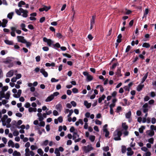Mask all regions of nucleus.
I'll return each instance as SVG.
<instances>
[{
	"mask_svg": "<svg viewBox=\"0 0 156 156\" xmlns=\"http://www.w3.org/2000/svg\"><path fill=\"white\" fill-rule=\"evenodd\" d=\"M4 42L6 44L8 45H13V42L12 41L6 40L4 41Z\"/></svg>",
	"mask_w": 156,
	"mask_h": 156,
	"instance_id": "obj_20",
	"label": "nucleus"
},
{
	"mask_svg": "<svg viewBox=\"0 0 156 156\" xmlns=\"http://www.w3.org/2000/svg\"><path fill=\"white\" fill-rule=\"evenodd\" d=\"M14 14V12H13L9 13L7 15V17L9 19L11 20L12 19V17Z\"/></svg>",
	"mask_w": 156,
	"mask_h": 156,
	"instance_id": "obj_30",
	"label": "nucleus"
},
{
	"mask_svg": "<svg viewBox=\"0 0 156 156\" xmlns=\"http://www.w3.org/2000/svg\"><path fill=\"white\" fill-rule=\"evenodd\" d=\"M109 150V147L108 146L104 147L103 148V150L105 151H107Z\"/></svg>",
	"mask_w": 156,
	"mask_h": 156,
	"instance_id": "obj_64",
	"label": "nucleus"
},
{
	"mask_svg": "<svg viewBox=\"0 0 156 156\" xmlns=\"http://www.w3.org/2000/svg\"><path fill=\"white\" fill-rule=\"evenodd\" d=\"M122 132L119 130H116L114 133V139L115 140H121L120 137L122 135Z\"/></svg>",
	"mask_w": 156,
	"mask_h": 156,
	"instance_id": "obj_2",
	"label": "nucleus"
},
{
	"mask_svg": "<svg viewBox=\"0 0 156 156\" xmlns=\"http://www.w3.org/2000/svg\"><path fill=\"white\" fill-rule=\"evenodd\" d=\"M16 28L17 27H10V29L11 30L10 34L12 36L14 37L16 36V34L15 33V31L19 34H21L22 32L20 30H16Z\"/></svg>",
	"mask_w": 156,
	"mask_h": 156,
	"instance_id": "obj_3",
	"label": "nucleus"
},
{
	"mask_svg": "<svg viewBox=\"0 0 156 156\" xmlns=\"http://www.w3.org/2000/svg\"><path fill=\"white\" fill-rule=\"evenodd\" d=\"M122 128L125 130H126L128 128V126L126 124V122L122 123Z\"/></svg>",
	"mask_w": 156,
	"mask_h": 156,
	"instance_id": "obj_18",
	"label": "nucleus"
},
{
	"mask_svg": "<svg viewBox=\"0 0 156 156\" xmlns=\"http://www.w3.org/2000/svg\"><path fill=\"white\" fill-rule=\"evenodd\" d=\"M30 103L28 102H26L25 105H24V106L26 108H30Z\"/></svg>",
	"mask_w": 156,
	"mask_h": 156,
	"instance_id": "obj_49",
	"label": "nucleus"
},
{
	"mask_svg": "<svg viewBox=\"0 0 156 156\" xmlns=\"http://www.w3.org/2000/svg\"><path fill=\"white\" fill-rule=\"evenodd\" d=\"M12 155L14 156H16L20 155V154L19 152H17L16 151H15L13 153Z\"/></svg>",
	"mask_w": 156,
	"mask_h": 156,
	"instance_id": "obj_38",
	"label": "nucleus"
},
{
	"mask_svg": "<svg viewBox=\"0 0 156 156\" xmlns=\"http://www.w3.org/2000/svg\"><path fill=\"white\" fill-rule=\"evenodd\" d=\"M2 140L5 144H6L7 142V139L5 137L2 138Z\"/></svg>",
	"mask_w": 156,
	"mask_h": 156,
	"instance_id": "obj_61",
	"label": "nucleus"
},
{
	"mask_svg": "<svg viewBox=\"0 0 156 156\" xmlns=\"http://www.w3.org/2000/svg\"><path fill=\"white\" fill-rule=\"evenodd\" d=\"M24 44H26V46L27 48L30 47L32 44L30 42H27L26 40L25 41V43Z\"/></svg>",
	"mask_w": 156,
	"mask_h": 156,
	"instance_id": "obj_36",
	"label": "nucleus"
},
{
	"mask_svg": "<svg viewBox=\"0 0 156 156\" xmlns=\"http://www.w3.org/2000/svg\"><path fill=\"white\" fill-rule=\"evenodd\" d=\"M57 119L59 122L60 123L62 122L63 121V118L62 116L58 117Z\"/></svg>",
	"mask_w": 156,
	"mask_h": 156,
	"instance_id": "obj_46",
	"label": "nucleus"
},
{
	"mask_svg": "<svg viewBox=\"0 0 156 156\" xmlns=\"http://www.w3.org/2000/svg\"><path fill=\"white\" fill-rule=\"evenodd\" d=\"M12 62V59L9 58H7L4 61V63L5 64H9Z\"/></svg>",
	"mask_w": 156,
	"mask_h": 156,
	"instance_id": "obj_22",
	"label": "nucleus"
},
{
	"mask_svg": "<svg viewBox=\"0 0 156 156\" xmlns=\"http://www.w3.org/2000/svg\"><path fill=\"white\" fill-rule=\"evenodd\" d=\"M84 104L86 108H90L91 106V104L90 103H88V102L86 101H85L84 102Z\"/></svg>",
	"mask_w": 156,
	"mask_h": 156,
	"instance_id": "obj_15",
	"label": "nucleus"
},
{
	"mask_svg": "<svg viewBox=\"0 0 156 156\" xmlns=\"http://www.w3.org/2000/svg\"><path fill=\"white\" fill-rule=\"evenodd\" d=\"M72 91L74 93H76L78 92V90L76 88H73L72 89Z\"/></svg>",
	"mask_w": 156,
	"mask_h": 156,
	"instance_id": "obj_51",
	"label": "nucleus"
},
{
	"mask_svg": "<svg viewBox=\"0 0 156 156\" xmlns=\"http://www.w3.org/2000/svg\"><path fill=\"white\" fill-rule=\"evenodd\" d=\"M43 41L44 42L47 43V45L49 47H51L54 43V41L51 40L49 39H48L46 37H44L43 38Z\"/></svg>",
	"mask_w": 156,
	"mask_h": 156,
	"instance_id": "obj_5",
	"label": "nucleus"
},
{
	"mask_svg": "<svg viewBox=\"0 0 156 156\" xmlns=\"http://www.w3.org/2000/svg\"><path fill=\"white\" fill-rule=\"evenodd\" d=\"M131 48V46H130V45H128L126 49V52H128L130 50V49Z\"/></svg>",
	"mask_w": 156,
	"mask_h": 156,
	"instance_id": "obj_62",
	"label": "nucleus"
},
{
	"mask_svg": "<svg viewBox=\"0 0 156 156\" xmlns=\"http://www.w3.org/2000/svg\"><path fill=\"white\" fill-rule=\"evenodd\" d=\"M145 129L144 126H142L139 129V132L140 133H142L143 132V129Z\"/></svg>",
	"mask_w": 156,
	"mask_h": 156,
	"instance_id": "obj_39",
	"label": "nucleus"
},
{
	"mask_svg": "<svg viewBox=\"0 0 156 156\" xmlns=\"http://www.w3.org/2000/svg\"><path fill=\"white\" fill-rule=\"evenodd\" d=\"M95 139V136L94 135H91L89 137V139L92 142H94Z\"/></svg>",
	"mask_w": 156,
	"mask_h": 156,
	"instance_id": "obj_33",
	"label": "nucleus"
},
{
	"mask_svg": "<svg viewBox=\"0 0 156 156\" xmlns=\"http://www.w3.org/2000/svg\"><path fill=\"white\" fill-rule=\"evenodd\" d=\"M134 153L133 151H128L127 154L128 156H131Z\"/></svg>",
	"mask_w": 156,
	"mask_h": 156,
	"instance_id": "obj_43",
	"label": "nucleus"
},
{
	"mask_svg": "<svg viewBox=\"0 0 156 156\" xmlns=\"http://www.w3.org/2000/svg\"><path fill=\"white\" fill-rule=\"evenodd\" d=\"M148 72H147L144 76V77L142 79V80L141 81V83H143L145 81V80L147 78V77L148 76Z\"/></svg>",
	"mask_w": 156,
	"mask_h": 156,
	"instance_id": "obj_17",
	"label": "nucleus"
},
{
	"mask_svg": "<svg viewBox=\"0 0 156 156\" xmlns=\"http://www.w3.org/2000/svg\"><path fill=\"white\" fill-rule=\"evenodd\" d=\"M58 80L56 79L55 78H52L51 79V82H56L58 81Z\"/></svg>",
	"mask_w": 156,
	"mask_h": 156,
	"instance_id": "obj_48",
	"label": "nucleus"
},
{
	"mask_svg": "<svg viewBox=\"0 0 156 156\" xmlns=\"http://www.w3.org/2000/svg\"><path fill=\"white\" fill-rule=\"evenodd\" d=\"M42 49L44 51H48L49 48L48 47H44L42 48Z\"/></svg>",
	"mask_w": 156,
	"mask_h": 156,
	"instance_id": "obj_56",
	"label": "nucleus"
},
{
	"mask_svg": "<svg viewBox=\"0 0 156 156\" xmlns=\"http://www.w3.org/2000/svg\"><path fill=\"white\" fill-rule=\"evenodd\" d=\"M15 11L18 15H21V13H23L21 15L23 17L26 18L28 16V11L26 10H24L22 8H20L19 9H16Z\"/></svg>",
	"mask_w": 156,
	"mask_h": 156,
	"instance_id": "obj_1",
	"label": "nucleus"
},
{
	"mask_svg": "<svg viewBox=\"0 0 156 156\" xmlns=\"http://www.w3.org/2000/svg\"><path fill=\"white\" fill-rule=\"evenodd\" d=\"M53 45L55 48L56 47L57 48H59L60 47V45L58 43H56L55 44H53Z\"/></svg>",
	"mask_w": 156,
	"mask_h": 156,
	"instance_id": "obj_40",
	"label": "nucleus"
},
{
	"mask_svg": "<svg viewBox=\"0 0 156 156\" xmlns=\"http://www.w3.org/2000/svg\"><path fill=\"white\" fill-rule=\"evenodd\" d=\"M70 131L71 133H73L74 132L76 131V130H75L73 126H72L70 129Z\"/></svg>",
	"mask_w": 156,
	"mask_h": 156,
	"instance_id": "obj_52",
	"label": "nucleus"
},
{
	"mask_svg": "<svg viewBox=\"0 0 156 156\" xmlns=\"http://www.w3.org/2000/svg\"><path fill=\"white\" fill-rule=\"evenodd\" d=\"M20 27L21 28V29L25 32H27L28 30L25 28L26 27V25L25 24L22 23L20 25Z\"/></svg>",
	"mask_w": 156,
	"mask_h": 156,
	"instance_id": "obj_16",
	"label": "nucleus"
},
{
	"mask_svg": "<svg viewBox=\"0 0 156 156\" xmlns=\"http://www.w3.org/2000/svg\"><path fill=\"white\" fill-rule=\"evenodd\" d=\"M154 131H150L148 133V135L150 136H153L154 135Z\"/></svg>",
	"mask_w": 156,
	"mask_h": 156,
	"instance_id": "obj_47",
	"label": "nucleus"
},
{
	"mask_svg": "<svg viewBox=\"0 0 156 156\" xmlns=\"http://www.w3.org/2000/svg\"><path fill=\"white\" fill-rule=\"evenodd\" d=\"M154 138H151L148 139V141L151 144H153L154 143Z\"/></svg>",
	"mask_w": 156,
	"mask_h": 156,
	"instance_id": "obj_55",
	"label": "nucleus"
},
{
	"mask_svg": "<svg viewBox=\"0 0 156 156\" xmlns=\"http://www.w3.org/2000/svg\"><path fill=\"white\" fill-rule=\"evenodd\" d=\"M13 135L15 136H17L19 134V132L16 130L14 131L13 133Z\"/></svg>",
	"mask_w": 156,
	"mask_h": 156,
	"instance_id": "obj_44",
	"label": "nucleus"
},
{
	"mask_svg": "<svg viewBox=\"0 0 156 156\" xmlns=\"http://www.w3.org/2000/svg\"><path fill=\"white\" fill-rule=\"evenodd\" d=\"M17 38L18 42L23 44L25 43L26 40L24 39V37L22 36H17Z\"/></svg>",
	"mask_w": 156,
	"mask_h": 156,
	"instance_id": "obj_7",
	"label": "nucleus"
},
{
	"mask_svg": "<svg viewBox=\"0 0 156 156\" xmlns=\"http://www.w3.org/2000/svg\"><path fill=\"white\" fill-rule=\"evenodd\" d=\"M55 153L56 154V156H60V153L58 149L56 148L55 150Z\"/></svg>",
	"mask_w": 156,
	"mask_h": 156,
	"instance_id": "obj_27",
	"label": "nucleus"
},
{
	"mask_svg": "<svg viewBox=\"0 0 156 156\" xmlns=\"http://www.w3.org/2000/svg\"><path fill=\"white\" fill-rule=\"evenodd\" d=\"M144 87V84H139L136 88V90L137 91H140L142 90Z\"/></svg>",
	"mask_w": 156,
	"mask_h": 156,
	"instance_id": "obj_21",
	"label": "nucleus"
},
{
	"mask_svg": "<svg viewBox=\"0 0 156 156\" xmlns=\"http://www.w3.org/2000/svg\"><path fill=\"white\" fill-rule=\"evenodd\" d=\"M40 72L44 75V77H48V74L47 72H46L45 69L42 68L40 70Z\"/></svg>",
	"mask_w": 156,
	"mask_h": 156,
	"instance_id": "obj_9",
	"label": "nucleus"
},
{
	"mask_svg": "<svg viewBox=\"0 0 156 156\" xmlns=\"http://www.w3.org/2000/svg\"><path fill=\"white\" fill-rule=\"evenodd\" d=\"M22 93V90H19L17 94H15L13 96L14 97L16 98L20 97Z\"/></svg>",
	"mask_w": 156,
	"mask_h": 156,
	"instance_id": "obj_12",
	"label": "nucleus"
},
{
	"mask_svg": "<svg viewBox=\"0 0 156 156\" xmlns=\"http://www.w3.org/2000/svg\"><path fill=\"white\" fill-rule=\"evenodd\" d=\"M144 155V156H150L151 155V153L149 151H147Z\"/></svg>",
	"mask_w": 156,
	"mask_h": 156,
	"instance_id": "obj_63",
	"label": "nucleus"
},
{
	"mask_svg": "<svg viewBox=\"0 0 156 156\" xmlns=\"http://www.w3.org/2000/svg\"><path fill=\"white\" fill-rule=\"evenodd\" d=\"M8 146L9 147L11 146L12 147H14V144L12 140H9L8 143Z\"/></svg>",
	"mask_w": 156,
	"mask_h": 156,
	"instance_id": "obj_19",
	"label": "nucleus"
},
{
	"mask_svg": "<svg viewBox=\"0 0 156 156\" xmlns=\"http://www.w3.org/2000/svg\"><path fill=\"white\" fill-rule=\"evenodd\" d=\"M148 9H145V12L144 13V16L143 17V19L144 18V17H146L147 16V15L148 14Z\"/></svg>",
	"mask_w": 156,
	"mask_h": 156,
	"instance_id": "obj_37",
	"label": "nucleus"
},
{
	"mask_svg": "<svg viewBox=\"0 0 156 156\" xmlns=\"http://www.w3.org/2000/svg\"><path fill=\"white\" fill-rule=\"evenodd\" d=\"M45 17H43L40 18L39 22L41 23H42L45 21Z\"/></svg>",
	"mask_w": 156,
	"mask_h": 156,
	"instance_id": "obj_53",
	"label": "nucleus"
},
{
	"mask_svg": "<svg viewBox=\"0 0 156 156\" xmlns=\"http://www.w3.org/2000/svg\"><path fill=\"white\" fill-rule=\"evenodd\" d=\"M45 122L44 121H41L40 122L39 124V126H45Z\"/></svg>",
	"mask_w": 156,
	"mask_h": 156,
	"instance_id": "obj_58",
	"label": "nucleus"
},
{
	"mask_svg": "<svg viewBox=\"0 0 156 156\" xmlns=\"http://www.w3.org/2000/svg\"><path fill=\"white\" fill-rule=\"evenodd\" d=\"M105 96L104 94H103L102 96L100 97L98 99V102L101 103L103 100H104L105 98Z\"/></svg>",
	"mask_w": 156,
	"mask_h": 156,
	"instance_id": "obj_23",
	"label": "nucleus"
},
{
	"mask_svg": "<svg viewBox=\"0 0 156 156\" xmlns=\"http://www.w3.org/2000/svg\"><path fill=\"white\" fill-rule=\"evenodd\" d=\"M51 8L50 6H47L44 5L43 7L39 9V10L40 12H42L44 11H47Z\"/></svg>",
	"mask_w": 156,
	"mask_h": 156,
	"instance_id": "obj_8",
	"label": "nucleus"
},
{
	"mask_svg": "<svg viewBox=\"0 0 156 156\" xmlns=\"http://www.w3.org/2000/svg\"><path fill=\"white\" fill-rule=\"evenodd\" d=\"M103 155V156H111V154L109 152H107L106 154L105 153H104Z\"/></svg>",
	"mask_w": 156,
	"mask_h": 156,
	"instance_id": "obj_57",
	"label": "nucleus"
},
{
	"mask_svg": "<svg viewBox=\"0 0 156 156\" xmlns=\"http://www.w3.org/2000/svg\"><path fill=\"white\" fill-rule=\"evenodd\" d=\"M150 128L152 130H156V126H155L153 125H151Z\"/></svg>",
	"mask_w": 156,
	"mask_h": 156,
	"instance_id": "obj_54",
	"label": "nucleus"
},
{
	"mask_svg": "<svg viewBox=\"0 0 156 156\" xmlns=\"http://www.w3.org/2000/svg\"><path fill=\"white\" fill-rule=\"evenodd\" d=\"M59 94V93L58 92H56L52 94L48 97L45 99L46 102H49L52 101L54 99L55 96H57Z\"/></svg>",
	"mask_w": 156,
	"mask_h": 156,
	"instance_id": "obj_4",
	"label": "nucleus"
},
{
	"mask_svg": "<svg viewBox=\"0 0 156 156\" xmlns=\"http://www.w3.org/2000/svg\"><path fill=\"white\" fill-rule=\"evenodd\" d=\"M56 109L58 111L61 112L62 108V105L61 103H58L55 106Z\"/></svg>",
	"mask_w": 156,
	"mask_h": 156,
	"instance_id": "obj_11",
	"label": "nucleus"
},
{
	"mask_svg": "<svg viewBox=\"0 0 156 156\" xmlns=\"http://www.w3.org/2000/svg\"><path fill=\"white\" fill-rule=\"evenodd\" d=\"M150 44L147 43H144L143 44L142 47H145L146 48H148L150 47Z\"/></svg>",
	"mask_w": 156,
	"mask_h": 156,
	"instance_id": "obj_29",
	"label": "nucleus"
},
{
	"mask_svg": "<svg viewBox=\"0 0 156 156\" xmlns=\"http://www.w3.org/2000/svg\"><path fill=\"white\" fill-rule=\"evenodd\" d=\"M103 132L105 133V136L106 137H108L109 135V133L107 129H105L103 130Z\"/></svg>",
	"mask_w": 156,
	"mask_h": 156,
	"instance_id": "obj_31",
	"label": "nucleus"
},
{
	"mask_svg": "<svg viewBox=\"0 0 156 156\" xmlns=\"http://www.w3.org/2000/svg\"><path fill=\"white\" fill-rule=\"evenodd\" d=\"M96 18V16H92V18L90 20V23L94 24L95 23V20Z\"/></svg>",
	"mask_w": 156,
	"mask_h": 156,
	"instance_id": "obj_32",
	"label": "nucleus"
},
{
	"mask_svg": "<svg viewBox=\"0 0 156 156\" xmlns=\"http://www.w3.org/2000/svg\"><path fill=\"white\" fill-rule=\"evenodd\" d=\"M26 3L24 1H21L18 3V5L19 7H21L23 5H24Z\"/></svg>",
	"mask_w": 156,
	"mask_h": 156,
	"instance_id": "obj_26",
	"label": "nucleus"
},
{
	"mask_svg": "<svg viewBox=\"0 0 156 156\" xmlns=\"http://www.w3.org/2000/svg\"><path fill=\"white\" fill-rule=\"evenodd\" d=\"M95 124L97 125H101L102 124L101 122L98 119H96L95 120Z\"/></svg>",
	"mask_w": 156,
	"mask_h": 156,
	"instance_id": "obj_42",
	"label": "nucleus"
},
{
	"mask_svg": "<svg viewBox=\"0 0 156 156\" xmlns=\"http://www.w3.org/2000/svg\"><path fill=\"white\" fill-rule=\"evenodd\" d=\"M13 70H11L9 71L6 75L7 77H10L12 76L13 75Z\"/></svg>",
	"mask_w": 156,
	"mask_h": 156,
	"instance_id": "obj_10",
	"label": "nucleus"
},
{
	"mask_svg": "<svg viewBox=\"0 0 156 156\" xmlns=\"http://www.w3.org/2000/svg\"><path fill=\"white\" fill-rule=\"evenodd\" d=\"M8 89V86H5L2 87V92H4L6 91Z\"/></svg>",
	"mask_w": 156,
	"mask_h": 156,
	"instance_id": "obj_34",
	"label": "nucleus"
},
{
	"mask_svg": "<svg viewBox=\"0 0 156 156\" xmlns=\"http://www.w3.org/2000/svg\"><path fill=\"white\" fill-rule=\"evenodd\" d=\"M10 95V92L8 91L6 93V95H5V98L6 99H9Z\"/></svg>",
	"mask_w": 156,
	"mask_h": 156,
	"instance_id": "obj_28",
	"label": "nucleus"
},
{
	"mask_svg": "<svg viewBox=\"0 0 156 156\" xmlns=\"http://www.w3.org/2000/svg\"><path fill=\"white\" fill-rule=\"evenodd\" d=\"M69 113L67 115V117H70L71 115L73 113V109L70 110V111L69 112Z\"/></svg>",
	"mask_w": 156,
	"mask_h": 156,
	"instance_id": "obj_50",
	"label": "nucleus"
},
{
	"mask_svg": "<svg viewBox=\"0 0 156 156\" xmlns=\"http://www.w3.org/2000/svg\"><path fill=\"white\" fill-rule=\"evenodd\" d=\"M71 104L74 107H76V103L74 101H71Z\"/></svg>",
	"mask_w": 156,
	"mask_h": 156,
	"instance_id": "obj_60",
	"label": "nucleus"
},
{
	"mask_svg": "<svg viewBox=\"0 0 156 156\" xmlns=\"http://www.w3.org/2000/svg\"><path fill=\"white\" fill-rule=\"evenodd\" d=\"M53 115L54 116H57L59 114L57 111L56 110H54L53 112Z\"/></svg>",
	"mask_w": 156,
	"mask_h": 156,
	"instance_id": "obj_45",
	"label": "nucleus"
},
{
	"mask_svg": "<svg viewBox=\"0 0 156 156\" xmlns=\"http://www.w3.org/2000/svg\"><path fill=\"white\" fill-rule=\"evenodd\" d=\"M121 69H118L116 72V74L119 76H122V75L121 73Z\"/></svg>",
	"mask_w": 156,
	"mask_h": 156,
	"instance_id": "obj_35",
	"label": "nucleus"
},
{
	"mask_svg": "<svg viewBox=\"0 0 156 156\" xmlns=\"http://www.w3.org/2000/svg\"><path fill=\"white\" fill-rule=\"evenodd\" d=\"M35 59L37 62H39L41 60V58L39 55L36 56L35 58Z\"/></svg>",
	"mask_w": 156,
	"mask_h": 156,
	"instance_id": "obj_59",
	"label": "nucleus"
},
{
	"mask_svg": "<svg viewBox=\"0 0 156 156\" xmlns=\"http://www.w3.org/2000/svg\"><path fill=\"white\" fill-rule=\"evenodd\" d=\"M131 115V111H129L125 114L126 117V119H129Z\"/></svg>",
	"mask_w": 156,
	"mask_h": 156,
	"instance_id": "obj_24",
	"label": "nucleus"
},
{
	"mask_svg": "<svg viewBox=\"0 0 156 156\" xmlns=\"http://www.w3.org/2000/svg\"><path fill=\"white\" fill-rule=\"evenodd\" d=\"M83 150L86 153H87L93 149V147L90 145H88L87 146H83Z\"/></svg>",
	"mask_w": 156,
	"mask_h": 156,
	"instance_id": "obj_6",
	"label": "nucleus"
},
{
	"mask_svg": "<svg viewBox=\"0 0 156 156\" xmlns=\"http://www.w3.org/2000/svg\"><path fill=\"white\" fill-rule=\"evenodd\" d=\"M37 152L39 154L41 155H42L44 153L42 149L40 148L38 149Z\"/></svg>",
	"mask_w": 156,
	"mask_h": 156,
	"instance_id": "obj_41",
	"label": "nucleus"
},
{
	"mask_svg": "<svg viewBox=\"0 0 156 156\" xmlns=\"http://www.w3.org/2000/svg\"><path fill=\"white\" fill-rule=\"evenodd\" d=\"M87 81L88 82L91 81L93 79V77L90 75H89L87 77Z\"/></svg>",
	"mask_w": 156,
	"mask_h": 156,
	"instance_id": "obj_25",
	"label": "nucleus"
},
{
	"mask_svg": "<svg viewBox=\"0 0 156 156\" xmlns=\"http://www.w3.org/2000/svg\"><path fill=\"white\" fill-rule=\"evenodd\" d=\"M79 136L77 134V131L76 130V131H75L73 133V140H75L77 137H79Z\"/></svg>",
	"mask_w": 156,
	"mask_h": 156,
	"instance_id": "obj_14",
	"label": "nucleus"
},
{
	"mask_svg": "<svg viewBox=\"0 0 156 156\" xmlns=\"http://www.w3.org/2000/svg\"><path fill=\"white\" fill-rule=\"evenodd\" d=\"M8 116L6 115H3V117L2 119L1 120L2 122V125L3 126H5L6 125V123H4V122H5V120L8 119Z\"/></svg>",
	"mask_w": 156,
	"mask_h": 156,
	"instance_id": "obj_13",
	"label": "nucleus"
}]
</instances>
